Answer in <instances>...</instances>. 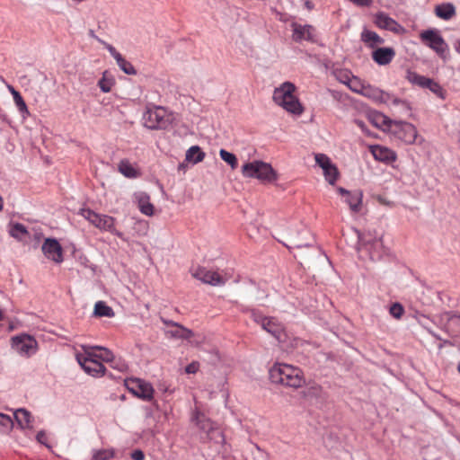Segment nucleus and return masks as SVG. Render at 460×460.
Returning a JSON list of instances; mask_svg holds the SVG:
<instances>
[{"label": "nucleus", "instance_id": "obj_1", "mask_svg": "<svg viewBox=\"0 0 460 460\" xmlns=\"http://www.w3.org/2000/svg\"><path fill=\"white\" fill-rule=\"evenodd\" d=\"M269 375L272 383L288 388L298 389L305 384L304 371L298 367L287 363H274L270 368Z\"/></svg>", "mask_w": 460, "mask_h": 460}, {"label": "nucleus", "instance_id": "obj_2", "mask_svg": "<svg viewBox=\"0 0 460 460\" xmlns=\"http://www.w3.org/2000/svg\"><path fill=\"white\" fill-rule=\"evenodd\" d=\"M295 92V84L285 82L274 90L272 99L277 105L282 107L288 112L301 115L304 112V108L298 98L294 94Z\"/></svg>", "mask_w": 460, "mask_h": 460}, {"label": "nucleus", "instance_id": "obj_3", "mask_svg": "<svg viewBox=\"0 0 460 460\" xmlns=\"http://www.w3.org/2000/svg\"><path fill=\"white\" fill-rule=\"evenodd\" d=\"M241 172L244 178L257 179L262 183H272L278 181L279 174L266 162L254 160L243 164Z\"/></svg>", "mask_w": 460, "mask_h": 460}, {"label": "nucleus", "instance_id": "obj_4", "mask_svg": "<svg viewBox=\"0 0 460 460\" xmlns=\"http://www.w3.org/2000/svg\"><path fill=\"white\" fill-rule=\"evenodd\" d=\"M80 214L84 218L102 231H107L112 234L123 239L124 235L115 227V218L108 216L98 214L89 208L82 209Z\"/></svg>", "mask_w": 460, "mask_h": 460}, {"label": "nucleus", "instance_id": "obj_5", "mask_svg": "<svg viewBox=\"0 0 460 460\" xmlns=\"http://www.w3.org/2000/svg\"><path fill=\"white\" fill-rule=\"evenodd\" d=\"M143 121L149 129H164L171 124V116L164 108L156 106L144 113Z\"/></svg>", "mask_w": 460, "mask_h": 460}, {"label": "nucleus", "instance_id": "obj_6", "mask_svg": "<svg viewBox=\"0 0 460 460\" xmlns=\"http://www.w3.org/2000/svg\"><path fill=\"white\" fill-rule=\"evenodd\" d=\"M11 348L21 357L30 358L37 352L38 342L32 336L22 333L12 337Z\"/></svg>", "mask_w": 460, "mask_h": 460}, {"label": "nucleus", "instance_id": "obj_7", "mask_svg": "<svg viewBox=\"0 0 460 460\" xmlns=\"http://www.w3.org/2000/svg\"><path fill=\"white\" fill-rule=\"evenodd\" d=\"M390 133L407 145H412L418 139L417 128L409 122L394 120L390 124Z\"/></svg>", "mask_w": 460, "mask_h": 460}, {"label": "nucleus", "instance_id": "obj_8", "mask_svg": "<svg viewBox=\"0 0 460 460\" xmlns=\"http://www.w3.org/2000/svg\"><path fill=\"white\" fill-rule=\"evenodd\" d=\"M420 39L423 44L433 49L440 57H443L447 50V44L438 30L423 31L420 33Z\"/></svg>", "mask_w": 460, "mask_h": 460}, {"label": "nucleus", "instance_id": "obj_9", "mask_svg": "<svg viewBox=\"0 0 460 460\" xmlns=\"http://www.w3.org/2000/svg\"><path fill=\"white\" fill-rule=\"evenodd\" d=\"M126 386L136 397L144 401H151L154 397L155 390L149 382L140 378H130L126 381Z\"/></svg>", "mask_w": 460, "mask_h": 460}, {"label": "nucleus", "instance_id": "obj_10", "mask_svg": "<svg viewBox=\"0 0 460 460\" xmlns=\"http://www.w3.org/2000/svg\"><path fill=\"white\" fill-rule=\"evenodd\" d=\"M81 348L83 351L76 352L75 354L77 362L80 357L85 359H102L103 361H111L112 359V353L105 348L89 345H82Z\"/></svg>", "mask_w": 460, "mask_h": 460}, {"label": "nucleus", "instance_id": "obj_11", "mask_svg": "<svg viewBox=\"0 0 460 460\" xmlns=\"http://www.w3.org/2000/svg\"><path fill=\"white\" fill-rule=\"evenodd\" d=\"M41 250L47 259L56 263H61L64 260L62 246L55 238L45 239Z\"/></svg>", "mask_w": 460, "mask_h": 460}, {"label": "nucleus", "instance_id": "obj_12", "mask_svg": "<svg viewBox=\"0 0 460 460\" xmlns=\"http://www.w3.org/2000/svg\"><path fill=\"white\" fill-rule=\"evenodd\" d=\"M256 321L261 323L263 330L274 336L279 341H285L286 333L284 327L276 318L261 316L256 319Z\"/></svg>", "mask_w": 460, "mask_h": 460}, {"label": "nucleus", "instance_id": "obj_13", "mask_svg": "<svg viewBox=\"0 0 460 460\" xmlns=\"http://www.w3.org/2000/svg\"><path fill=\"white\" fill-rule=\"evenodd\" d=\"M203 431L207 433L208 439L214 441L215 444L225 447V436L223 433L222 427L212 421L211 420L203 419Z\"/></svg>", "mask_w": 460, "mask_h": 460}, {"label": "nucleus", "instance_id": "obj_14", "mask_svg": "<svg viewBox=\"0 0 460 460\" xmlns=\"http://www.w3.org/2000/svg\"><path fill=\"white\" fill-rule=\"evenodd\" d=\"M339 194L343 196L344 201L349 205L350 210L354 213H358L361 209L363 194L361 191L357 190L350 192L342 187L337 189Z\"/></svg>", "mask_w": 460, "mask_h": 460}, {"label": "nucleus", "instance_id": "obj_15", "mask_svg": "<svg viewBox=\"0 0 460 460\" xmlns=\"http://www.w3.org/2000/svg\"><path fill=\"white\" fill-rule=\"evenodd\" d=\"M78 364L91 376L100 377L105 374V367L98 359H85L80 357Z\"/></svg>", "mask_w": 460, "mask_h": 460}, {"label": "nucleus", "instance_id": "obj_16", "mask_svg": "<svg viewBox=\"0 0 460 460\" xmlns=\"http://www.w3.org/2000/svg\"><path fill=\"white\" fill-rule=\"evenodd\" d=\"M369 151L376 160L382 163L391 164L397 159L396 153L386 146L380 145L370 146Z\"/></svg>", "mask_w": 460, "mask_h": 460}, {"label": "nucleus", "instance_id": "obj_17", "mask_svg": "<svg viewBox=\"0 0 460 460\" xmlns=\"http://www.w3.org/2000/svg\"><path fill=\"white\" fill-rule=\"evenodd\" d=\"M374 23L379 29L387 30L393 32H399L402 29L394 19L391 18L384 12H379L375 14Z\"/></svg>", "mask_w": 460, "mask_h": 460}, {"label": "nucleus", "instance_id": "obj_18", "mask_svg": "<svg viewBox=\"0 0 460 460\" xmlns=\"http://www.w3.org/2000/svg\"><path fill=\"white\" fill-rule=\"evenodd\" d=\"M394 57L395 51L393 48H377L372 52L373 60L380 66L390 64Z\"/></svg>", "mask_w": 460, "mask_h": 460}, {"label": "nucleus", "instance_id": "obj_19", "mask_svg": "<svg viewBox=\"0 0 460 460\" xmlns=\"http://www.w3.org/2000/svg\"><path fill=\"white\" fill-rule=\"evenodd\" d=\"M292 38L295 41L313 40L314 29L311 25L293 23Z\"/></svg>", "mask_w": 460, "mask_h": 460}, {"label": "nucleus", "instance_id": "obj_20", "mask_svg": "<svg viewBox=\"0 0 460 460\" xmlns=\"http://www.w3.org/2000/svg\"><path fill=\"white\" fill-rule=\"evenodd\" d=\"M134 199L137 203L140 212L146 216L154 214V206L150 202V196L145 191H137L134 194Z\"/></svg>", "mask_w": 460, "mask_h": 460}, {"label": "nucleus", "instance_id": "obj_21", "mask_svg": "<svg viewBox=\"0 0 460 460\" xmlns=\"http://www.w3.org/2000/svg\"><path fill=\"white\" fill-rule=\"evenodd\" d=\"M227 281V278L219 270H209L203 271V283L214 287H222Z\"/></svg>", "mask_w": 460, "mask_h": 460}, {"label": "nucleus", "instance_id": "obj_22", "mask_svg": "<svg viewBox=\"0 0 460 460\" xmlns=\"http://www.w3.org/2000/svg\"><path fill=\"white\" fill-rule=\"evenodd\" d=\"M371 123L383 130L390 132V124L394 123V120L390 119L388 117L381 112H371L368 116Z\"/></svg>", "mask_w": 460, "mask_h": 460}, {"label": "nucleus", "instance_id": "obj_23", "mask_svg": "<svg viewBox=\"0 0 460 460\" xmlns=\"http://www.w3.org/2000/svg\"><path fill=\"white\" fill-rule=\"evenodd\" d=\"M361 40L369 48L374 49L377 45L384 43V39L381 38L376 32L364 30L361 33Z\"/></svg>", "mask_w": 460, "mask_h": 460}, {"label": "nucleus", "instance_id": "obj_24", "mask_svg": "<svg viewBox=\"0 0 460 460\" xmlns=\"http://www.w3.org/2000/svg\"><path fill=\"white\" fill-rule=\"evenodd\" d=\"M435 14L443 20H450L456 15V8L453 4L446 3L435 7Z\"/></svg>", "mask_w": 460, "mask_h": 460}, {"label": "nucleus", "instance_id": "obj_25", "mask_svg": "<svg viewBox=\"0 0 460 460\" xmlns=\"http://www.w3.org/2000/svg\"><path fill=\"white\" fill-rule=\"evenodd\" d=\"M14 417L18 422V424L22 429H31L32 428V416L31 412L25 409H18L14 412Z\"/></svg>", "mask_w": 460, "mask_h": 460}, {"label": "nucleus", "instance_id": "obj_26", "mask_svg": "<svg viewBox=\"0 0 460 460\" xmlns=\"http://www.w3.org/2000/svg\"><path fill=\"white\" fill-rule=\"evenodd\" d=\"M119 171L121 174L129 179L137 178L139 175L137 170L134 168L128 160H121L119 162Z\"/></svg>", "mask_w": 460, "mask_h": 460}, {"label": "nucleus", "instance_id": "obj_27", "mask_svg": "<svg viewBox=\"0 0 460 460\" xmlns=\"http://www.w3.org/2000/svg\"><path fill=\"white\" fill-rule=\"evenodd\" d=\"M93 314L98 317H112L114 311L105 302L98 301L94 305Z\"/></svg>", "mask_w": 460, "mask_h": 460}, {"label": "nucleus", "instance_id": "obj_28", "mask_svg": "<svg viewBox=\"0 0 460 460\" xmlns=\"http://www.w3.org/2000/svg\"><path fill=\"white\" fill-rule=\"evenodd\" d=\"M115 81L112 75L107 71L103 72L102 78L98 81V86L102 93H109L111 91Z\"/></svg>", "mask_w": 460, "mask_h": 460}, {"label": "nucleus", "instance_id": "obj_29", "mask_svg": "<svg viewBox=\"0 0 460 460\" xmlns=\"http://www.w3.org/2000/svg\"><path fill=\"white\" fill-rule=\"evenodd\" d=\"M185 161L192 164L201 162V151L199 146H193L187 150Z\"/></svg>", "mask_w": 460, "mask_h": 460}, {"label": "nucleus", "instance_id": "obj_30", "mask_svg": "<svg viewBox=\"0 0 460 460\" xmlns=\"http://www.w3.org/2000/svg\"><path fill=\"white\" fill-rule=\"evenodd\" d=\"M114 457L112 448H102L93 450V460H110Z\"/></svg>", "mask_w": 460, "mask_h": 460}, {"label": "nucleus", "instance_id": "obj_31", "mask_svg": "<svg viewBox=\"0 0 460 460\" xmlns=\"http://www.w3.org/2000/svg\"><path fill=\"white\" fill-rule=\"evenodd\" d=\"M167 334L177 339H188L190 337V332L182 326L175 324L172 330L167 331Z\"/></svg>", "mask_w": 460, "mask_h": 460}, {"label": "nucleus", "instance_id": "obj_32", "mask_svg": "<svg viewBox=\"0 0 460 460\" xmlns=\"http://www.w3.org/2000/svg\"><path fill=\"white\" fill-rule=\"evenodd\" d=\"M9 233L13 237L22 240L27 234V229L23 225L16 223L11 226Z\"/></svg>", "mask_w": 460, "mask_h": 460}, {"label": "nucleus", "instance_id": "obj_33", "mask_svg": "<svg viewBox=\"0 0 460 460\" xmlns=\"http://www.w3.org/2000/svg\"><path fill=\"white\" fill-rule=\"evenodd\" d=\"M219 155H220V157L221 159L226 162V164H228L232 169H235L238 165V162H237V158L236 156L225 150V149H221L220 152H219Z\"/></svg>", "mask_w": 460, "mask_h": 460}, {"label": "nucleus", "instance_id": "obj_34", "mask_svg": "<svg viewBox=\"0 0 460 460\" xmlns=\"http://www.w3.org/2000/svg\"><path fill=\"white\" fill-rule=\"evenodd\" d=\"M118 66L127 75H136L137 71L132 64L126 60L122 56L116 61Z\"/></svg>", "mask_w": 460, "mask_h": 460}, {"label": "nucleus", "instance_id": "obj_35", "mask_svg": "<svg viewBox=\"0 0 460 460\" xmlns=\"http://www.w3.org/2000/svg\"><path fill=\"white\" fill-rule=\"evenodd\" d=\"M323 175H324L325 180L330 184L333 185L337 181L340 173H339L337 167L334 164H332L326 171H323Z\"/></svg>", "mask_w": 460, "mask_h": 460}, {"label": "nucleus", "instance_id": "obj_36", "mask_svg": "<svg viewBox=\"0 0 460 460\" xmlns=\"http://www.w3.org/2000/svg\"><path fill=\"white\" fill-rule=\"evenodd\" d=\"M314 159L316 164L323 169V171H326L330 166L333 164L331 159L324 154H316L314 155Z\"/></svg>", "mask_w": 460, "mask_h": 460}, {"label": "nucleus", "instance_id": "obj_37", "mask_svg": "<svg viewBox=\"0 0 460 460\" xmlns=\"http://www.w3.org/2000/svg\"><path fill=\"white\" fill-rule=\"evenodd\" d=\"M360 93L373 99H378L381 95V92L378 89L372 88L369 85H360Z\"/></svg>", "mask_w": 460, "mask_h": 460}, {"label": "nucleus", "instance_id": "obj_38", "mask_svg": "<svg viewBox=\"0 0 460 460\" xmlns=\"http://www.w3.org/2000/svg\"><path fill=\"white\" fill-rule=\"evenodd\" d=\"M13 426L12 418L6 414L0 413V431L6 432Z\"/></svg>", "mask_w": 460, "mask_h": 460}, {"label": "nucleus", "instance_id": "obj_39", "mask_svg": "<svg viewBox=\"0 0 460 460\" xmlns=\"http://www.w3.org/2000/svg\"><path fill=\"white\" fill-rule=\"evenodd\" d=\"M390 314L399 320L404 314V308L400 303H394L389 309Z\"/></svg>", "mask_w": 460, "mask_h": 460}, {"label": "nucleus", "instance_id": "obj_40", "mask_svg": "<svg viewBox=\"0 0 460 460\" xmlns=\"http://www.w3.org/2000/svg\"><path fill=\"white\" fill-rule=\"evenodd\" d=\"M408 79L411 83L414 84H417L422 88H424L425 86V83L427 81V77L426 76H423V75H420L417 73H411L409 75H408Z\"/></svg>", "mask_w": 460, "mask_h": 460}, {"label": "nucleus", "instance_id": "obj_41", "mask_svg": "<svg viewBox=\"0 0 460 460\" xmlns=\"http://www.w3.org/2000/svg\"><path fill=\"white\" fill-rule=\"evenodd\" d=\"M14 103L23 119H25L26 117L29 116L30 113H29L28 107L22 98L20 99V101L14 102Z\"/></svg>", "mask_w": 460, "mask_h": 460}, {"label": "nucleus", "instance_id": "obj_42", "mask_svg": "<svg viewBox=\"0 0 460 460\" xmlns=\"http://www.w3.org/2000/svg\"><path fill=\"white\" fill-rule=\"evenodd\" d=\"M322 392V387L318 385H313L310 387L307 388V390L305 393V396H320Z\"/></svg>", "mask_w": 460, "mask_h": 460}, {"label": "nucleus", "instance_id": "obj_43", "mask_svg": "<svg viewBox=\"0 0 460 460\" xmlns=\"http://www.w3.org/2000/svg\"><path fill=\"white\" fill-rule=\"evenodd\" d=\"M102 44L105 47V49L109 51L111 56L117 61L122 55L117 51V49L111 44L102 41Z\"/></svg>", "mask_w": 460, "mask_h": 460}, {"label": "nucleus", "instance_id": "obj_44", "mask_svg": "<svg viewBox=\"0 0 460 460\" xmlns=\"http://www.w3.org/2000/svg\"><path fill=\"white\" fill-rule=\"evenodd\" d=\"M111 361L112 362V365H111L112 367L118 369L120 372H124L128 369V365L126 364V362L124 360H121V359L114 360V358H112V359Z\"/></svg>", "mask_w": 460, "mask_h": 460}, {"label": "nucleus", "instance_id": "obj_45", "mask_svg": "<svg viewBox=\"0 0 460 460\" xmlns=\"http://www.w3.org/2000/svg\"><path fill=\"white\" fill-rule=\"evenodd\" d=\"M205 360L208 361V363L213 364V365H217V363L220 362L221 357L218 354V351L209 352L208 353V358H206Z\"/></svg>", "mask_w": 460, "mask_h": 460}, {"label": "nucleus", "instance_id": "obj_46", "mask_svg": "<svg viewBox=\"0 0 460 460\" xmlns=\"http://www.w3.org/2000/svg\"><path fill=\"white\" fill-rule=\"evenodd\" d=\"M432 93H434L435 94H437L438 97L444 99V91L442 89V87L440 86V84L437 82H435L432 86L430 87L429 89Z\"/></svg>", "mask_w": 460, "mask_h": 460}, {"label": "nucleus", "instance_id": "obj_47", "mask_svg": "<svg viewBox=\"0 0 460 460\" xmlns=\"http://www.w3.org/2000/svg\"><path fill=\"white\" fill-rule=\"evenodd\" d=\"M36 439L39 443H40L48 447H49L48 444V437L44 430H40L37 433Z\"/></svg>", "mask_w": 460, "mask_h": 460}, {"label": "nucleus", "instance_id": "obj_48", "mask_svg": "<svg viewBox=\"0 0 460 460\" xmlns=\"http://www.w3.org/2000/svg\"><path fill=\"white\" fill-rule=\"evenodd\" d=\"M199 363L192 362L186 367L185 371L188 374H194L199 370Z\"/></svg>", "mask_w": 460, "mask_h": 460}, {"label": "nucleus", "instance_id": "obj_49", "mask_svg": "<svg viewBox=\"0 0 460 460\" xmlns=\"http://www.w3.org/2000/svg\"><path fill=\"white\" fill-rule=\"evenodd\" d=\"M131 458L133 460H144L145 459V455H144V453L141 450L137 449V450H134L132 452Z\"/></svg>", "mask_w": 460, "mask_h": 460}, {"label": "nucleus", "instance_id": "obj_50", "mask_svg": "<svg viewBox=\"0 0 460 460\" xmlns=\"http://www.w3.org/2000/svg\"><path fill=\"white\" fill-rule=\"evenodd\" d=\"M0 119L4 122L10 123L8 116L5 114V112L1 108H0Z\"/></svg>", "mask_w": 460, "mask_h": 460}, {"label": "nucleus", "instance_id": "obj_51", "mask_svg": "<svg viewBox=\"0 0 460 460\" xmlns=\"http://www.w3.org/2000/svg\"><path fill=\"white\" fill-rule=\"evenodd\" d=\"M435 83L434 80L430 79V78H428L427 77V81L425 83V86L424 88H428V89H430V87L432 86V84Z\"/></svg>", "mask_w": 460, "mask_h": 460}, {"label": "nucleus", "instance_id": "obj_52", "mask_svg": "<svg viewBox=\"0 0 460 460\" xmlns=\"http://www.w3.org/2000/svg\"><path fill=\"white\" fill-rule=\"evenodd\" d=\"M435 83L434 80L430 79V78H428L427 77V81L425 83V86L424 88H428V89H430V87L432 86V84Z\"/></svg>", "mask_w": 460, "mask_h": 460}, {"label": "nucleus", "instance_id": "obj_53", "mask_svg": "<svg viewBox=\"0 0 460 460\" xmlns=\"http://www.w3.org/2000/svg\"><path fill=\"white\" fill-rule=\"evenodd\" d=\"M13 102L20 101V99L22 98V95L20 94V93L17 91H13Z\"/></svg>", "mask_w": 460, "mask_h": 460}, {"label": "nucleus", "instance_id": "obj_54", "mask_svg": "<svg viewBox=\"0 0 460 460\" xmlns=\"http://www.w3.org/2000/svg\"><path fill=\"white\" fill-rule=\"evenodd\" d=\"M355 124H356L358 128H360L361 129H364V128H365V124H364V122H363L362 120L356 119V120H355Z\"/></svg>", "mask_w": 460, "mask_h": 460}, {"label": "nucleus", "instance_id": "obj_55", "mask_svg": "<svg viewBox=\"0 0 460 460\" xmlns=\"http://www.w3.org/2000/svg\"><path fill=\"white\" fill-rule=\"evenodd\" d=\"M353 84V83H351V84H349V88H350L352 91H354V92H356V93H360V88H358L357 85H354V84Z\"/></svg>", "mask_w": 460, "mask_h": 460}, {"label": "nucleus", "instance_id": "obj_56", "mask_svg": "<svg viewBox=\"0 0 460 460\" xmlns=\"http://www.w3.org/2000/svg\"><path fill=\"white\" fill-rule=\"evenodd\" d=\"M455 48H456V50L458 53H460V39L456 40Z\"/></svg>", "mask_w": 460, "mask_h": 460}, {"label": "nucleus", "instance_id": "obj_57", "mask_svg": "<svg viewBox=\"0 0 460 460\" xmlns=\"http://www.w3.org/2000/svg\"><path fill=\"white\" fill-rule=\"evenodd\" d=\"M91 36H92L93 38L96 39L99 42H101V43H102V40L101 39H99V38H98V37L93 33V31H91Z\"/></svg>", "mask_w": 460, "mask_h": 460}, {"label": "nucleus", "instance_id": "obj_58", "mask_svg": "<svg viewBox=\"0 0 460 460\" xmlns=\"http://www.w3.org/2000/svg\"><path fill=\"white\" fill-rule=\"evenodd\" d=\"M305 6H306L308 9H312V8H313L312 3H311L310 1H306V2H305Z\"/></svg>", "mask_w": 460, "mask_h": 460}, {"label": "nucleus", "instance_id": "obj_59", "mask_svg": "<svg viewBox=\"0 0 460 460\" xmlns=\"http://www.w3.org/2000/svg\"><path fill=\"white\" fill-rule=\"evenodd\" d=\"M193 419L199 423V411H197L193 417Z\"/></svg>", "mask_w": 460, "mask_h": 460}, {"label": "nucleus", "instance_id": "obj_60", "mask_svg": "<svg viewBox=\"0 0 460 460\" xmlns=\"http://www.w3.org/2000/svg\"><path fill=\"white\" fill-rule=\"evenodd\" d=\"M4 201L2 197L0 196V211L3 209Z\"/></svg>", "mask_w": 460, "mask_h": 460}, {"label": "nucleus", "instance_id": "obj_61", "mask_svg": "<svg viewBox=\"0 0 460 460\" xmlns=\"http://www.w3.org/2000/svg\"><path fill=\"white\" fill-rule=\"evenodd\" d=\"M193 276H194L196 279H200V277H199V272H195V273H193Z\"/></svg>", "mask_w": 460, "mask_h": 460}, {"label": "nucleus", "instance_id": "obj_62", "mask_svg": "<svg viewBox=\"0 0 460 460\" xmlns=\"http://www.w3.org/2000/svg\"><path fill=\"white\" fill-rule=\"evenodd\" d=\"M139 224L142 225L145 227V229L147 228V225L146 222H139Z\"/></svg>", "mask_w": 460, "mask_h": 460}, {"label": "nucleus", "instance_id": "obj_63", "mask_svg": "<svg viewBox=\"0 0 460 460\" xmlns=\"http://www.w3.org/2000/svg\"><path fill=\"white\" fill-rule=\"evenodd\" d=\"M3 318H4V314H3L2 310H0V321H2Z\"/></svg>", "mask_w": 460, "mask_h": 460}, {"label": "nucleus", "instance_id": "obj_64", "mask_svg": "<svg viewBox=\"0 0 460 460\" xmlns=\"http://www.w3.org/2000/svg\"><path fill=\"white\" fill-rule=\"evenodd\" d=\"M457 370H458V372L460 373V363H459V364H458V366H457Z\"/></svg>", "mask_w": 460, "mask_h": 460}]
</instances>
